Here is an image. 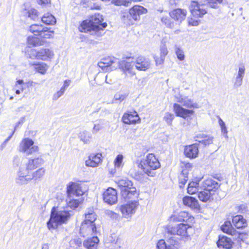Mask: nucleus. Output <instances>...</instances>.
Returning a JSON list of instances; mask_svg holds the SVG:
<instances>
[{"mask_svg":"<svg viewBox=\"0 0 249 249\" xmlns=\"http://www.w3.org/2000/svg\"><path fill=\"white\" fill-rule=\"evenodd\" d=\"M44 159L39 157L34 159H28L27 161L22 160L18 156H15L13 160L14 165L19 166V169L16 178V182L19 184H27L34 179L35 181L40 180L44 176L46 169L41 167L35 172H31L34 169L44 164Z\"/></svg>","mask_w":249,"mask_h":249,"instance_id":"1","label":"nucleus"},{"mask_svg":"<svg viewBox=\"0 0 249 249\" xmlns=\"http://www.w3.org/2000/svg\"><path fill=\"white\" fill-rule=\"evenodd\" d=\"M103 20L102 15L99 14H95L91 17V19L85 20L82 22L79 27V31L84 33L89 32L92 35L93 32L103 30L107 26L106 23H102Z\"/></svg>","mask_w":249,"mask_h":249,"instance_id":"2","label":"nucleus"},{"mask_svg":"<svg viewBox=\"0 0 249 249\" xmlns=\"http://www.w3.org/2000/svg\"><path fill=\"white\" fill-rule=\"evenodd\" d=\"M70 216L68 211L58 210L57 208L53 207L50 218L47 223L48 228L50 230L56 229L59 225L66 223Z\"/></svg>","mask_w":249,"mask_h":249,"instance_id":"3","label":"nucleus"},{"mask_svg":"<svg viewBox=\"0 0 249 249\" xmlns=\"http://www.w3.org/2000/svg\"><path fill=\"white\" fill-rule=\"evenodd\" d=\"M67 193L68 196L66 200L68 206L73 209L77 208L82 200L75 198L74 197L82 196L84 193L80 185L75 182L70 183L67 186Z\"/></svg>","mask_w":249,"mask_h":249,"instance_id":"4","label":"nucleus"},{"mask_svg":"<svg viewBox=\"0 0 249 249\" xmlns=\"http://www.w3.org/2000/svg\"><path fill=\"white\" fill-rule=\"evenodd\" d=\"M160 164L153 154H148L145 159L142 160L138 167L141 169L145 174L150 177H154V170L159 168Z\"/></svg>","mask_w":249,"mask_h":249,"instance_id":"5","label":"nucleus"},{"mask_svg":"<svg viewBox=\"0 0 249 249\" xmlns=\"http://www.w3.org/2000/svg\"><path fill=\"white\" fill-rule=\"evenodd\" d=\"M116 182L120 189L122 196L125 200L138 197L139 194L130 180L123 178L119 179Z\"/></svg>","mask_w":249,"mask_h":249,"instance_id":"6","label":"nucleus"},{"mask_svg":"<svg viewBox=\"0 0 249 249\" xmlns=\"http://www.w3.org/2000/svg\"><path fill=\"white\" fill-rule=\"evenodd\" d=\"M192 225L189 223H180L174 227H169L168 234L188 237L193 233Z\"/></svg>","mask_w":249,"mask_h":249,"instance_id":"7","label":"nucleus"},{"mask_svg":"<svg viewBox=\"0 0 249 249\" xmlns=\"http://www.w3.org/2000/svg\"><path fill=\"white\" fill-rule=\"evenodd\" d=\"M138 205V201H129L126 204L120 206L119 210L121 212L123 216L127 218L131 217L135 213Z\"/></svg>","mask_w":249,"mask_h":249,"instance_id":"8","label":"nucleus"},{"mask_svg":"<svg viewBox=\"0 0 249 249\" xmlns=\"http://www.w3.org/2000/svg\"><path fill=\"white\" fill-rule=\"evenodd\" d=\"M34 142L30 139H23L20 143L19 151L27 155H32L38 151V147L34 145Z\"/></svg>","mask_w":249,"mask_h":249,"instance_id":"9","label":"nucleus"},{"mask_svg":"<svg viewBox=\"0 0 249 249\" xmlns=\"http://www.w3.org/2000/svg\"><path fill=\"white\" fill-rule=\"evenodd\" d=\"M119 60L114 57L104 58L98 63V66L103 70L106 71L116 69L119 66Z\"/></svg>","mask_w":249,"mask_h":249,"instance_id":"10","label":"nucleus"},{"mask_svg":"<svg viewBox=\"0 0 249 249\" xmlns=\"http://www.w3.org/2000/svg\"><path fill=\"white\" fill-rule=\"evenodd\" d=\"M205 6L200 5L196 1H192L190 6V11L192 15L195 18H201L207 13Z\"/></svg>","mask_w":249,"mask_h":249,"instance_id":"11","label":"nucleus"},{"mask_svg":"<svg viewBox=\"0 0 249 249\" xmlns=\"http://www.w3.org/2000/svg\"><path fill=\"white\" fill-rule=\"evenodd\" d=\"M220 187V184L214 179L209 178L205 179L201 184L200 188L209 192L213 193Z\"/></svg>","mask_w":249,"mask_h":249,"instance_id":"12","label":"nucleus"},{"mask_svg":"<svg viewBox=\"0 0 249 249\" xmlns=\"http://www.w3.org/2000/svg\"><path fill=\"white\" fill-rule=\"evenodd\" d=\"M103 199L105 202L113 205L118 200L117 193L115 189L108 188L103 194Z\"/></svg>","mask_w":249,"mask_h":249,"instance_id":"13","label":"nucleus"},{"mask_svg":"<svg viewBox=\"0 0 249 249\" xmlns=\"http://www.w3.org/2000/svg\"><path fill=\"white\" fill-rule=\"evenodd\" d=\"M102 162V155L100 153H91L88 159L85 161V165L87 167H96Z\"/></svg>","mask_w":249,"mask_h":249,"instance_id":"14","label":"nucleus"},{"mask_svg":"<svg viewBox=\"0 0 249 249\" xmlns=\"http://www.w3.org/2000/svg\"><path fill=\"white\" fill-rule=\"evenodd\" d=\"M123 122L125 124H135L140 122V119L135 111H128L122 117Z\"/></svg>","mask_w":249,"mask_h":249,"instance_id":"15","label":"nucleus"},{"mask_svg":"<svg viewBox=\"0 0 249 249\" xmlns=\"http://www.w3.org/2000/svg\"><path fill=\"white\" fill-rule=\"evenodd\" d=\"M173 108L177 116L182 117L184 119L193 115L194 113L193 110L184 108L180 105L176 103L174 104Z\"/></svg>","mask_w":249,"mask_h":249,"instance_id":"16","label":"nucleus"},{"mask_svg":"<svg viewBox=\"0 0 249 249\" xmlns=\"http://www.w3.org/2000/svg\"><path fill=\"white\" fill-rule=\"evenodd\" d=\"M177 101L182 105V106L189 108H198V104L197 103L194 102L193 100L188 96L182 97L181 96H175Z\"/></svg>","mask_w":249,"mask_h":249,"instance_id":"17","label":"nucleus"},{"mask_svg":"<svg viewBox=\"0 0 249 249\" xmlns=\"http://www.w3.org/2000/svg\"><path fill=\"white\" fill-rule=\"evenodd\" d=\"M175 221L183 222L192 225L194 222V217L186 212H181L178 215L172 217Z\"/></svg>","mask_w":249,"mask_h":249,"instance_id":"18","label":"nucleus"},{"mask_svg":"<svg viewBox=\"0 0 249 249\" xmlns=\"http://www.w3.org/2000/svg\"><path fill=\"white\" fill-rule=\"evenodd\" d=\"M119 68L126 74L133 75L135 74V67L134 62H127L125 60L119 61Z\"/></svg>","mask_w":249,"mask_h":249,"instance_id":"19","label":"nucleus"},{"mask_svg":"<svg viewBox=\"0 0 249 249\" xmlns=\"http://www.w3.org/2000/svg\"><path fill=\"white\" fill-rule=\"evenodd\" d=\"M186 15V10L180 8L174 9L169 12L170 17L179 23H181L185 19Z\"/></svg>","mask_w":249,"mask_h":249,"instance_id":"20","label":"nucleus"},{"mask_svg":"<svg viewBox=\"0 0 249 249\" xmlns=\"http://www.w3.org/2000/svg\"><path fill=\"white\" fill-rule=\"evenodd\" d=\"M184 152L185 155L190 159L196 158L199 152L197 143L186 146Z\"/></svg>","mask_w":249,"mask_h":249,"instance_id":"21","label":"nucleus"},{"mask_svg":"<svg viewBox=\"0 0 249 249\" xmlns=\"http://www.w3.org/2000/svg\"><path fill=\"white\" fill-rule=\"evenodd\" d=\"M134 62L135 70L137 69L139 71H145L149 68L150 66V61L142 56L138 57Z\"/></svg>","mask_w":249,"mask_h":249,"instance_id":"22","label":"nucleus"},{"mask_svg":"<svg viewBox=\"0 0 249 249\" xmlns=\"http://www.w3.org/2000/svg\"><path fill=\"white\" fill-rule=\"evenodd\" d=\"M194 139L195 141L198 142V145L202 144L204 146H206L213 142V137L203 133L197 134Z\"/></svg>","mask_w":249,"mask_h":249,"instance_id":"23","label":"nucleus"},{"mask_svg":"<svg viewBox=\"0 0 249 249\" xmlns=\"http://www.w3.org/2000/svg\"><path fill=\"white\" fill-rule=\"evenodd\" d=\"M167 244L164 240H160L157 245L158 249H174V246L177 244L178 242L174 239V237L169 238Z\"/></svg>","mask_w":249,"mask_h":249,"instance_id":"24","label":"nucleus"},{"mask_svg":"<svg viewBox=\"0 0 249 249\" xmlns=\"http://www.w3.org/2000/svg\"><path fill=\"white\" fill-rule=\"evenodd\" d=\"M135 21L140 19V16L147 13V10L146 8L140 5H135L129 10Z\"/></svg>","mask_w":249,"mask_h":249,"instance_id":"25","label":"nucleus"},{"mask_svg":"<svg viewBox=\"0 0 249 249\" xmlns=\"http://www.w3.org/2000/svg\"><path fill=\"white\" fill-rule=\"evenodd\" d=\"M38 59L43 61H48L53 58V52L47 48H42L38 50Z\"/></svg>","mask_w":249,"mask_h":249,"instance_id":"26","label":"nucleus"},{"mask_svg":"<svg viewBox=\"0 0 249 249\" xmlns=\"http://www.w3.org/2000/svg\"><path fill=\"white\" fill-rule=\"evenodd\" d=\"M81 232L86 235H93L96 232V227L95 224H88L83 223L81 228Z\"/></svg>","mask_w":249,"mask_h":249,"instance_id":"27","label":"nucleus"},{"mask_svg":"<svg viewBox=\"0 0 249 249\" xmlns=\"http://www.w3.org/2000/svg\"><path fill=\"white\" fill-rule=\"evenodd\" d=\"M218 247H222L226 249H230L232 247L233 242L231 239L225 236H219L217 242Z\"/></svg>","mask_w":249,"mask_h":249,"instance_id":"28","label":"nucleus"},{"mask_svg":"<svg viewBox=\"0 0 249 249\" xmlns=\"http://www.w3.org/2000/svg\"><path fill=\"white\" fill-rule=\"evenodd\" d=\"M183 202L184 205L187 206L193 209H198L199 207L197 200L192 196H184L183 198Z\"/></svg>","mask_w":249,"mask_h":249,"instance_id":"29","label":"nucleus"},{"mask_svg":"<svg viewBox=\"0 0 249 249\" xmlns=\"http://www.w3.org/2000/svg\"><path fill=\"white\" fill-rule=\"evenodd\" d=\"M221 230L227 234L231 235H236L239 237L240 234L232 227V225L230 221H226L221 227Z\"/></svg>","mask_w":249,"mask_h":249,"instance_id":"30","label":"nucleus"},{"mask_svg":"<svg viewBox=\"0 0 249 249\" xmlns=\"http://www.w3.org/2000/svg\"><path fill=\"white\" fill-rule=\"evenodd\" d=\"M232 223L237 229H242L247 225L246 220L241 215H237L232 218Z\"/></svg>","mask_w":249,"mask_h":249,"instance_id":"31","label":"nucleus"},{"mask_svg":"<svg viewBox=\"0 0 249 249\" xmlns=\"http://www.w3.org/2000/svg\"><path fill=\"white\" fill-rule=\"evenodd\" d=\"M99 240L97 236L88 239L83 243L84 247L87 249H97Z\"/></svg>","mask_w":249,"mask_h":249,"instance_id":"32","label":"nucleus"},{"mask_svg":"<svg viewBox=\"0 0 249 249\" xmlns=\"http://www.w3.org/2000/svg\"><path fill=\"white\" fill-rule=\"evenodd\" d=\"M214 193L209 192L206 190L200 191L198 192V197L199 200L203 202H207L213 199V196Z\"/></svg>","mask_w":249,"mask_h":249,"instance_id":"33","label":"nucleus"},{"mask_svg":"<svg viewBox=\"0 0 249 249\" xmlns=\"http://www.w3.org/2000/svg\"><path fill=\"white\" fill-rule=\"evenodd\" d=\"M121 18L124 23L127 25H133L135 21L129 11L123 13Z\"/></svg>","mask_w":249,"mask_h":249,"instance_id":"34","label":"nucleus"},{"mask_svg":"<svg viewBox=\"0 0 249 249\" xmlns=\"http://www.w3.org/2000/svg\"><path fill=\"white\" fill-rule=\"evenodd\" d=\"M24 16L30 18L33 20L38 19V12L36 10L31 8L29 9H25L22 12Z\"/></svg>","mask_w":249,"mask_h":249,"instance_id":"35","label":"nucleus"},{"mask_svg":"<svg viewBox=\"0 0 249 249\" xmlns=\"http://www.w3.org/2000/svg\"><path fill=\"white\" fill-rule=\"evenodd\" d=\"M188 171L182 169L181 173L178 176V183L180 188H183L188 180Z\"/></svg>","mask_w":249,"mask_h":249,"instance_id":"36","label":"nucleus"},{"mask_svg":"<svg viewBox=\"0 0 249 249\" xmlns=\"http://www.w3.org/2000/svg\"><path fill=\"white\" fill-rule=\"evenodd\" d=\"M43 30H44V26L37 24H32L29 28V31L36 36H39Z\"/></svg>","mask_w":249,"mask_h":249,"instance_id":"37","label":"nucleus"},{"mask_svg":"<svg viewBox=\"0 0 249 249\" xmlns=\"http://www.w3.org/2000/svg\"><path fill=\"white\" fill-rule=\"evenodd\" d=\"M96 214L92 210H89L88 212L85 213V219L83 223L88 224H95L94 221L96 220Z\"/></svg>","mask_w":249,"mask_h":249,"instance_id":"38","label":"nucleus"},{"mask_svg":"<svg viewBox=\"0 0 249 249\" xmlns=\"http://www.w3.org/2000/svg\"><path fill=\"white\" fill-rule=\"evenodd\" d=\"M43 23L47 25H53L56 23L55 18L50 13H46L41 18Z\"/></svg>","mask_w":249,"mask_h":249,"instance_id":"39","label":"nucleus"},{"mask_svg":"<svg viewBox=\"0 0 249 249\" xmlns=\"http://www.w3.org/2000/svg\"><path fill=\"white\" fill-rule=\"evenodd\" d=\"M35 69L39 73L44 74L49 68L48 66L45 63H37L34 64Z\"/></svg>","mask_w":249,"mask_h":249,"instance_id":"40","label":"nucleus"},{"mask_svg":"<svg viewBox=\"0 0 249 249\" xmlns=\"http://www.w3.org/2000/svg\"><path fill=\"white\" fill-rule=\"evenodd\" d=\"M199 183L196 181H192L188 184L187 188V193L190 195L195 194L196 192H198L199 188Z\"/></svg>","mask_w":249,"mask_h":249,"instance_id":"41","label":"nucleus"},{"mask_svg":"<svg viewBox=\"0 0 249 249\" xmlns=\"http://www.w3.org/2000/svg\"><path fill=\"white\" fill-rule=\"evenodd\" d=\"M79 137L84 143L88 144L90 142L92 135L89 132L84 131L79 133Z\"/></svg>","mask_w":249,"mask_h":249,"instance_id":"42","label":"nucleus"},{"mask_svg":"<svg viewBox=\"0 0 249 249\" xmlns=\"http://www.w3.org/2000/svg\"><path fill=\"white\" fill-rule=\"evenodd\" d=\"M104 121L103 120H98L94 122V125L92 130V133L95 134L103 129L104 125Z\"/></svg>","mask_w":249,"mask_h":249,"instance_id":"43","label":"nucleus"},{"mask_svg":"<svg viewBox=\"0 0 249 249\" xmlns=\"http://www.w3.org/2000/svg\"><path fill=\"white\" fill-rule=\"evenodd\" d=\"M27 43L30 46H36L41 45L40 40L38 37L35 36H29L27 38Z\"/></svg>","mask_w":249,"mask_h":249,"instance_id":"44","label":"nucleus"},{"mask_svg":"<svg viewBox=\"0 0 249 249\" xmlns=\"http://www.w3.org/2000/svg\"><path fill=\"white\" fill-rule=\"evenodd\" d=\"M175 52L177 57L180 61H183L185 59V54L183 50L178 46H175Z\"/></svg>","mask_w":249,"mask_h":249,"instance_id":"45","label":"nucleus"},{"mask_svg":"<svg viewBox=\"0 0 249 249\" xmlns=\"http://www.w3.org/2000/svg\"><path fill=\"white\" fill-rule=\"evenodd\" d=\"M53 31H50L48 28L44 27V30L41 31L39 36L43 38H50L53 37Z\"/></svg>","mask_w":249,"mask_h":249,"instance_id":"46","label":"nucleus"},{"mask_svg":"<svg viewBox=\"0 0 249 249\" xmlns=\"http://www.w3.org/2000/svg\"><path fill=\"white\" fill-rule=\"evenodd\" d=\"M124 156L121 154H119L117 156L114 161V166L115 168L119 169L123 166L122 162Z\"/></svg>","mask_w":249,"mask_h":249,"instance_id":"47","label":"nucleus"},{"mask_svg":"<svg viewBox=\"0 0 249 249\" xmlns=\"http://www.w3.org/2000/svg\"><path fill=\"white\" fill-rule=\"evenodd\" d=\"M127 95L125 93H117L114 95V101L116 103H121L123 101H124L126 97H127Z\"/></svg>","mask_w":249,"mask_h":249,"instance_id":"48","label":"nucleus"},{"mask_svg":"<svg viewBox=\"0 0 249 249\" xmlns=\"http://www.w3.org/2000/svg\"><path fill=\"white\" fill-rule=\"evenodd\" d=\"M38 50L31 49L27 53V57L32 59H38Z\"/></svg>","mask_w":249,"mask_h":249,"instance_id":"49","label":"nucleus"},{"mask_svg":"<svg viewBox=\"0 0 249 249\" xmlns=\"http://www.w3.org/2000/svg\"><path fill=\"white\" fill-rule=\"evenodd\" d=\"M207 1L208 5L212 8H216L218 6V4H221L223 0H204Z\"/></svg>","mask_w":249,"mask_h":249,"instance_id":"50","label":"nucleus"},{"mask_svg":"<svg viewBox=\"0 0 249 249\" xmlns=\"http://www.w3.org/2000/svg\"><path fill=\"white\" fill-rule=\"evenodd\" d=\"M218 123L221 129V132L224 135H225V137L228 138L227 133L228 131L227 129V127L224 122L222 120V119L218 117Z\"/></svg>","mask_w":249,"mask_h":249,"instance_id":"51","label":"nucleus"},{"mask_svg":"<svg viewBox=\"0 0 249 249\" xmlns=\"http://www.w3.org/2000/svg\"><path fill=\"white\" fill-rule=\"evenodd\" d=\"M111 3L118 6L122 5L124 6H129L127 0H112Z\"/></svg>","mask_w":249,"mask_h":249,"instance_id":"52","label":"nucleus"},{"mask_svg":"<svg viewBox=\"0 0 249 249\" xmlns=\"http://www.w3.org/2000/svg\"><path fill=\"white\" fill-rule=\"evenodd\" d=\"M161 22L167 27L173 28L174 26V23L172 22L170 19L167 17H162L161 19Z\"/></svg>","mask_w":249,"mask_h":249,"instance_id":"53","label":"nucleus"},{"mask_svg":"<svg viewBox=\"0 0 249 249\" xmlns=\"http://www.w3.org/2000/svg\"><path fill=\"white\" fill-rule=\"evenodd\" d=\"M163 118L168 124L171 125L172 124V122L174 118V115L173 114L166 112Z\"/></svg>","mask_w":249,"mask_h":249,"instance_id":"54","label":"nucleus"},{"mask_svg":"<svg viewBox=\"0 0 249 249\" xmlns=\"http://www.w3.org/2000/svg\"><path fill=\"white\" fill-rule=\"evenodd\" d=\"M168 53V51L165 44L161 45L160 47V55L165 58Z\"/></svg>","mask_w":249,"mask_h":249,"instance_id":"55","label":"nucleus"},{"mask_svg":"<svg viewBox=\"0 0 249 249\" xmlns=\"http://www.w3.org/2000/svg\"><path fill=\"white\" fill-rule=\"evenodd\" d=\"M245 69L244 66H240L239 67V70L237 72V74L236 77L238 78H243L245 75Z\"/></svg>","mask_w":249,"mask_h":249,"instance_id":"56","label":"nucleus"},{"mask_svg":"<svg viewBox=\"0 0 249 249\" xmlns=\"http://www.w3.org/2000/svg\"><path fill=\"white\" fill-rule=\"evenodd\" d=\"M134 178L137 180L143 181L144 180V174L142 172H137L134 175Z\"/></svg>","mask_w":249,"mask_h":249,"instance_id":"57","label":"nucleus"},{"mask_svg":"<svg viewBox=\"0 0 249 249\" xmlns=\"http://www.w3.org/2000/svg\"><path fill=\"white\" fill-rule=\"evenodd\" d=\"M154 59L155 60L156 65H162L163 63L165 58L160 55V56H155Z\"/></svg>","mask_w":249,"mask_h":249,"instance_id":"58","label":"nucleus"},{"mask_svg":"<svg viewBox=\"0 0 249 249\" xmlns=\"http://www.w3.org/2000/svg\"><path fill=\"white\" fill-rule=\"evenodd\" d=\"M180 166L183 169L187 170L188 172L192 168V165L191 163L186 162H181Z\"/></svg>","mask_w":249,"mask_h":249,"instance_id":"59","label":"nucleus"},{"mask_svg":"<svg viewBox=\"0 0 249 249\" xmlns=\"http://www.w3.org/2000/svg\"><path fill=\"white\" fill-rule=\"evenodd\" d=\"M243 79L242 78H238V77H235V81L234 83V87L235 88H237L239 87H240L243 82Z\"/></svg>","mask_w":249,"mask_h":249,"instance_id":"60","label":"nucleus"},{"mask_svg":"<svg viewBox=\"0 0 249 249\" xmlns=\"http://www.w3.org/2000/svg\"><path fill=\"white\" fill-rule=\"evenodd\" d=\"M64 94L60 90L58 91L56 93H55L53 96V99L54 100H57L59 98H60L63 94Z\"/></svg>","mask_w":249,"mask_h":249,"instance_id":"61","label":"nucleus"},{"mask_svg":"<svg viewBox=\"0 0 249 249\" xmlns=\"http://www.w3.org/2000/svg\"><path fill=\"white\" fill-rule=\"evenodd\" d=\"M17 84L20 85L19 87H18V88L19 89H21L22 91L23 90L24 88H23L22 85L24 84V82L23 80H18L17 81Z\"/></svg>","mask_w":249,"mask_h":249,"instance_id":"62","label":"nucleus"},{"mask_svg":"<svg viewBox=\"0 0 249 249\" xmlns=\"http://www.w3.org/2000/svg\"><path fill=\"white\" fill-rule=\"evenodd\" d=\"M49 0H37V2L39 4L48 3Z\"/></svg>","mask_w":249,"mask_h":249,"instance_id":"63","label":"nucleus"},{"mask_svg":"<svg viewBox=\"0 0 249 249\" xmlns=\"http://www.w3.org/2000/svg\"><path fill=\"white\" fill-rule=\"evenodd\" d=\"M71 81L70 80H66L64 81L63 86L67 88L70 84Z\"/></svg>","mask_w":249,"mask_h":249,"instance_id":"64","label":"nucleus"}]
</instances>
